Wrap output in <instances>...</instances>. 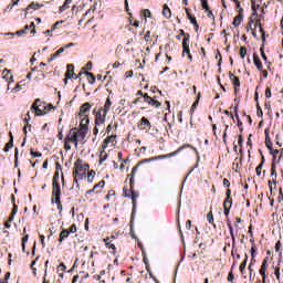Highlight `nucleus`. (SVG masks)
I'll use <instances>...</instances> for the list:
<instances>
[{
  "label": "nucleus",
  "instance_id": "obj_1",
  "mask_svg": "<svg viewBox=\"0 0 283 283\" xmlns=\"http://www.w3.org/2000/svg\"><path fill=\"white\" fill-rule=\"evenodd\" d=\"M134 177H130V189L124 188L125 198H130L133 200V212L130 219V235L134 238V216H136V199L138 198V192L134 190Z\"/></svg>",
  "mask_w": 283,
  "mask_h": 283
},
{
  "label": "nucleus",
  "instance_id": "obj_2",
  "mask_svg": "<svg viewBox=\"0 0 283 283\" xmlns=\"http://www.w3.org/2000/svg\"><path fill=\"white\" fill-rule=\"evenodd\" d=\"M51 109H54V105L41 102V98H36L31 105V112H34L35 116H45Z\"/></svg>",
  "mask_w": 283,
  "mask_h": 283
},
{
  "label": "nucleus",
  "instance_id": "obj_3",
  "mask_svg": "<svg viewBox=\"0 0 283 283\" xmlns=\"http://www.w3.org/2000/svg\"><path fill=\"white\" fill-rule=\"evenodd\" d=\"M184 149H192L196 153V155L198 156V149L196 147H193L190 144H185L181 147H179L177 150H175L170 154L156 156L155 159L165 160V158H174V156H178V154H180V151H184Z\"/></svg>",
  "mask_w": 283,
  "mask_h": 283
},
{
  "label": "nucleus",
  "instance_id": "obj_4",
  "mask_svg": "<svg viewBox=\"0 0 283 283\" xmlns=\"http://www.w3.org/2000/svg\"><path fill=\"white\" fill-rule=\"evenodd\" d=\"M84 171V167H83V159L78 158L75 163H74V169H73V182L75 185H77L78 187V172H83Z\"/></svg>",
  "mask_w": 283,
  "mask_h": 283
},
{
  "label": "nucleus",
  "instance_id": "obj_5",
  "mask_svg": "<svg viewBox=\"0 0 283 283\" xmlns=\"http://www.w3.org/2000/svg\"><path fill=\"white\" fill-rule=\"evenodd\" d=\"M52 205H54V200H61V184L55 182L53 184V190H52Z\"/></svg>",
  "mask_w": 283,
  "mask_h": 283
},
{
  "label": "nucleus",
  "instance_id": "obj_6",
  "mask_svg": "<svg viewBox=\"0 0 283 283\" xmlns=\"http://www.w3.org/2000/svg\"><path fill=\"white\" fill-rule=\"evenodd\" d=\"M107 117V113L103 112V108H99V111L95 114V125L98 127V125L105 124V118Z\"/></svg>",
  "mask_w": 283,
  "mask_h": 283
},
{
  "label": "nucleus",
  "instance_id": "obj_7",
  "mask_svg": "<svg viewBox=\"0 0 283 283\" xmlns=\"http://www.w3.org/2000/svg\"><path fill=\"white\" fill-rule=\"evenodd\" d=\"M269 258H265L261 264L259 270L260 275L262 276V283H266V266H269L268 262Z\"/></svg>",
  "mask_w": 283,
  "mask_h": 283
},
{
  "label": "nucleus",
  "instance_id": "obj_8",
  "mask_svg": "<svg viewBox=\"0 0 283 283\" xmlns=\"http://www.w3.org/2000/svg\"><path fill=\"white\" fill-rule=\"evenodd\" d=\"M90 109H92V105L90 104V102L84 103L80 107L78 118H83V116H87V112H90Z\"/></svg>",
  "mask_w": 283,
  "mask_h": 283
},
{
  "label": "nucleus",
  "instance_id": "obj_9",
  "mask_svg": "<svg viewBox=\"0 0 283 283\" xmlns=\"http://www.w3.org/2000/svg\"><path fill=\"white\" fill-rule=\"evenodd\" d=\"M189 39H190V35L189 33H187L185 36H184V40H182V56H185V54H189Z\"/></svg>",
  "mask_w": 283,
  "mask_h": 283
},
{
  "label": "nucleus",
  "instance_id": "obj_10",
  "mask_svg": "<svg viewBox=\"0 0 283 283\" xmlns=\"http://www.w3.org/2000/svg\"><path fill=\"white\" fill-rule=\"evenodd\" d=\"M66 140H69V143H76V140H78V133L76 132V128H72L69 132L66 135Z\"/></svg>",
  "mask_w": 283,
  "mask_h": 283
},
{
  "label": "nucleus",
  "instance_id": "obj_11",
  "mask_svg": "<svg viewBox=\"0 0 283 283\" xmlns=\"http://www.w3.org/2000/svg\"><path fill=\"white\" fill-rule=\"evenodd\" d=\"M9 143L6 144L3 151L8 153L10 151V149H12V147H14V136L12 135V133H9Z\"/></svg>",
  "mask_w": 283,
  "mask_h": 283
},
{
  "label": "nucleus",
  "instance_id": "obj_12",
  "mask_svg": "<svg viewBox=\"0 0 283 283\" xmlns=\"http://www.w3.org/2000/svg\"><path fill=\"white\" fill-rule=\"evenodd\" d=\"M67 71L65 73V78L72 80L74 76H76V73H74V64H67Z\"/></svg>",
  "mask_w": 283,
  "mask_h": 283
},
{
  "label": "nucleus",
  "instance_id": "obj_13",
  "mask_svg": "<svg viewBox=\"0 0 283 283\" xmlns=\"http://www.w3.org/2000/svg\"><path fill=\"white\" fill-rule=\"evenodd\" d=\"M88 129L90 127L87 125H82V127H80V129L77 130L78 138H81L82 140H85Z\"/></svg>",
  "mask_w": 283,
  "mask_h": 283
},
{
  "label": "nucleus",
  "instance_id": "obj_14",
  "mask_svg": "<svg viewBox=\"0 0 283 283\" xmlns=\"http://www.w3.org/2000/svg\"><path fill=\"white\" fill-rule=\"evenodd\" d=\"M253 61L256 70H259V72H262V61H260V56L255 53L253 54Z\"/></svg>",
  "mask_w": 283,
  "mask_h": 283
},
{
  "label": "nucleus",
  "instance_id": "obj_15",
  "mask_svg": "<svg viewBox=\"0 0 283 283\" xmlns=\"http://www.w3.org/2000/svg\"><path fill=\"white\" fill-rule=\"evenodd\" d=\"M244 21V14H238L232 22V25H234L235 28H238L240 25V23H242Z\"/></svg>",
  "mask_w": 283,
  "mask_h": 283
},
{
  "label": "nucleus",
  "instance_id": "obj_16",
  "mask_svg": "<svg viewBox=\"0 0 283 283\" xmlns=\"http://www.w3.org/2000/svg\"><path fill=\"white\" fill-rule=\"evenodd\" d=\"M28 118H24V123L27 124L24 127H23V133L25 136H28V127L29 129H31L32 125H30V113L27 114Z\"/></svg>",
  "mask_w": 283,
  "mask_h": 283
},
{
  "label": "nucleus",
  "instance_id": "obj_17",
  "mask_svg": "<svg viewBox=\"0 0 283 283\" xmlns=\"http://www.w3.org/2000/svg\"><path fill=\"white\" fill-rule=\"evenodd\" d=\"M71 4H72V0H65L63 6L60 7V14L65 12V10H70Z\"/></svg>",
  "mask_w": 283,
  "mask_h": 283
},
{
  "label": "nucleus",
  "instance_id": "obj_18",
  "mask_svg": "<svg viewBox=\"0 0 283 283\" xmlns=\"http://www.w3.org/2000/svg\"><path fill=\"white\" fill-rule=\"evenodd\" d=\"M187 17H188L190 23L192 25H195L196 30H198L199 25H198V20H196V17L191 15V13H189V11H187Z\"/></svg>",
  "mask_w": 283,
  "mask_h": 283
},
{
  "label": "nucleus",
  "instance_id": "obj_19",
  "mask_svg": "<svg viewBox=\"0 0 283 283\" xmlns=\"http://www.w3.org/2000/svg\"><path fill=\"white\" fill-rule=\"evenodd\" d=\"M256 25H259V31L261 33L262 43H265L266 42V35H265V32H264V28H262V23H260V22H256Z\"/></svg>",
  "mask_w": 283,
  "mask_h": 283
},
{
  "label": "nucleus",
  "instance_id": "obj_20",
  "mask_svg": "<svg viewBox=\"0 0 283 283\" xmlns=\"http://www.w3.org/2000/svg\"><path fill=\"white\" fill-rule=\"evenodd\" d=\"M108 249L113 250V255H116V245L109 243V238L103 240Z\"/></svg>",
  "mask_w": 283,
  "mask_h": 283
},
{
  "label": "nucleus",
  "instance_id": "obj_21",
  "mask_svg": "<svg viewBox=\"0 0 283 283\" xmlns=\"http://www.w3.org/2000/svg\"><path fill=\"white\" fill-rule=\"evenodd\" d=\"M163 14L166 19L171 18V9L167 4L164 6Z\"/></svg>",
  "mask_w": 283,
  "mask_h": 283
},
{
  "label": "nucleus",
  "instance_id": "obj_22",
  "mask_svg": "<svg viewBox=\"0 0 283 283\" xmlns=\"http://www.w3.org/2000/svg\"><path fill=\"white\" fill-rule=\"evenodd\" d=\"M66 238H70V231L67 230H62L60 233V239L59 242H63Z\"/></svg>",
  "mask_w": 283,
  "mask_h": 283
},
{
  "label": "nucleus",
  "instance_id": "obj_23",
  "mask_svg": "<svg viewBox=\"0 0 283 283\" xmlns=\"http://www.w3.org/2000/svg\"><path fill=\"white\" fill-rule=\"evenodd\" d=\"M80 118H81L80 127H82V125H86V127H88V125H90V117H88V115H83Z\"/></svg>",
  "mask_w": 283,
  "mask_h": 283
},
{
  "label": "nucleus",
  "instance_id": "obj_24",
  "mask_svg": "<svg viewBox=\"0 0 283 283\" xmlns=\"http://www.w3.org/2000/svg\"><path fill=\"white\" fill-rule=\"evenodd\" d=\"M249 261V255L245 254V259L244 261L240 264V272L242 273V275H244V270L247 269V262Z\"/></svg>",
  "mask_w": 283,
  "mask_h": 283
},
{
  "label": "nucleus",
  "instance_id": "obj_25",
  "mask_svg": "<svg viewBox=\"0 0 283 283\" xmlns=\"http://www.w3.org/2000/svg\"><path fill=\"white\" fill-rule=\"evenodd\" d=\"M28 31H30V25H25L22 30H19L15 32L17 36H22V34H28Z\"/></svg>",
  "mask_w": 283,
  "mask_h": 283
},
{
  "label": "nucleus",
  "instance_id": "obj_26",
  "mask_svg": "<svg viewBox=\"0 0 283 283\" xmlns=\"http://www.w3.org/2000/svg\"><path fill=\"white\" fill-rule=\"evenodd\" d=\"M109 107H112V101L109 98H107L105 102V105H104V109L102 108V112L107 114L109 112Z\"/></svg>",
  "mask_w": 283,
  "mask_h": 283
},
{
  "label": "nucleus",
  "instance_id": "obj_27",
  "mask_svg": "<svg viewBox=\"0 0 283 283\" xmlns=\"http://www.w3.org/2000/svg\"><path fill=\"white\" fill-rule=\"evenodd\" d=\"M39 8H41V4L32 2L31 4H29V6L27 7V9L24 10V12H28V10H39Z\"/></svg>",
  "mask_w": 283,
  "mask_h": 283
},
{
  "label": "nucleus",
  "instance_id": "obj_28",
  "mask_svg": "<svg viewBox=\"0 0 283 283\" xmlns=\"http://www.w3.org/2000/svg\"><path fill=\"white\" fill-rule=\"evenodd\" d=\"M84 74L88 76V78H91L88 81L90 85H94V83H96V77L94 76V74H92L91 72H84Z\"/></svg>",
  "mask_w": 283,
  "mask_h": 283
},
{
  "label": "nucleus",
  "instance_id": "obj_29",
  "mask_svg": "<svg viewBox=\"0 0 283 283\" xmlns=\"http://www.w3.org/2000/svg\"><path fill=\"white\" fill-rule=\"evenodd\" d=\"M140 125H144V127H148V129H151V123L146 117H142Z\"/></svg>",
  "mask_w": 283,
  "mask_h": 283
},
{
  "label": "nucleus",
  "instance_id": "obj_30",
  "mask_svg": "<svg viewBox=\"0 0 283 283\" xmlns=\"http://www.w3.org/2000/svg\"><path fill=\"white\" fill-rule=\"evenodd\" d=\"M63 52H65V48L62 46L55 53L52 54V59H59V56H61Z\"/></svg>",
  "mask_w": 283,
  "mask_h": 283
},
{
  "label": "nucleus",
  "instance_id": "obj_31",
  "mask_svg": "<svg viewBox=\"0 0 283 283\" xmlns=\"http://www.w3.org/2000/svg\"><path fill=\"white\" fill-rule=\"evenodd\" d=\"M200 96H201L200 93H198V95H197V101L193 102L190 112H196V108L198 107V105H199V103H200Z\"/></svg>",
  "mask_w": 283,
  "mask_h": 283
},
{
  "label": "nucleus",
  "instance_id": "obj_32",
  "mask_svg": "<svg viewBox=\"0 0 283 283\" xmlns=\"http://www.w3.org/2000/svg\"><path fill=\"white\" fill-rule=\"evenodd\" d=\"M94 176H96V171H94V170L88 171L87 181L94 182Z\"/></svg>",
  "mask_w": 283,
  "mask_h": 283
},
{
  "label": "nucleus",
  "instance_id": "obj_33",
  "mask_svg": "<svg viewBox=\"0 0 283 283\" xmlns=\"http://www.w3.org/2000/svg\"><path fill=\"white\" fill-rule=\"evenodd\" d=\"M232 205H233V199L227 197L226 200L223 201V207H230L231 208Z\"/></svg>",
  "mask_w": 283,
  "mask_h": 283
},
{
  "label": "nucleus",
  "instance_id": "obj_34",
  "mask_svg": "<svg viewBox=\"0 0 283 283\" xmlns=\"http://www.w3.org/2000/svg\"><path fill=\"white\" fill-rule=\"evenodd\" d=\"M265 147L269 151H273V142H271V138L265 139Z\"/></svg>",
  "mask_w": 283,
  "mask_h": 283
},
{
  "label": "nucleus",
  "instance_id": "obj_35",
  "mask_svg": "<svg viewBox=\"0 0 283 283\" xmlns=\"http://www.w3.org/2000/svg\"><path fill=\"white\" fill-rule=\"evenodd\" d=\"M14 167H19V148L14 150Z\"/></svg>",
  "mask_w": 283,
  "mask_h": 283
},
{
  "label": "nucleus",
  "instance_id": "obj_36",
  "mask_svg": "<svg viewBox=\"0 0 283 283\" xmlns=\"http://www.w3.org/2000/svg\"><path fill=\"white\" fill-rule=\"evenodd\" d=\"M227 224H228V229L230 231L231 238H235V233L233 231V226L231 224V221L228 220Z\"/></svg>",
  "mask_w": 283,
  "mask_h": 283
},
{
  "label": "nucleus",
  "instance_id": "obj_37",
  "mask_svg": "<svg viewBox=\"0 0 283 283\" xmlns=\"http://www.w3.org/2000/svg\"><path fill=\"white\" fill-rule=\"evenodd\" d=\"M12 203H13V208L11 213H13V216H17V212L19 211V206H17V203H14V196H12Z\"/></svg>",
  "mask_w": 283,
  "mask_h": 283
},
{
  "label": "nucleus",
  "instance_id": "obj_38",
  "mask_svg": "<svg viewBox=\"0 0 283 283\" xmlns=\"http://www.w3.org/2000/svg\"><path fill=\"white\" fill-rule=\"evenodd\" d=\"M216 59H219L218 67H222V54L220 53V51H217Z\"/></svg>",
  "mask_w": 283,
  "mask_h": 283
},
{
  "label": "nucleus",
  "instance_id": "obj_39",
  "mask_svg": "<svg viewBox=\"0 0 283 283\" xmlns=\"http://www.w3.org/2000/svg\"><path fill=\"white\" fill-rule=\"evenodd\" d=\"M231 82L234 85L235 92H238V87H240V77H237V78L232 80Z\"/></svg>",
  "mask_w": 283,
  "mask_h": 283
},
{
  "label": "nucleus",
  "instance_id": "obj_40",
  "mask_svg": "<svg viewBox=\"0 0 283 283\" xmlns=\"http://www.w3.org/2000/svg\"><path fill=\"white\" fill-rule=\"evenodd\" d=\"M201 1V8L203 10L209 11V2L207 0H200Z\"/></svg>",
  "mask_w": 283,
  "mask_h": 283
},
{
  "label": "nucleus",
  "instance_id": "obj_41",
  "mask_svg": "<svg viewBox=\"0 0 283 283\" xmlns=\"http://www.w3.org/2000/svg\"><path fill=\"white\" fill-rule=\"evenodd\" d=\"M256 116H259V118H262L264 116V113L262 112V107H260V104L256 105Z\"/></svg>",
  "mask_w": 283,
  "mask_h": 283
},
{
  "label": "nucleus",
  "instance_id": "obj_42",
  "mask_svg": "<svg viewBox=\"0 0 283 283\" xmlns=\"http://www.w3.org/2000/svg\"><path fill=\"white\" fill-rule=\"evenodd\" d=\"M142 254H143V261H144V264L146 265V266H149V259H147V253L145 252V250H143V252H142Z\"/></svg>",
  "mask_w": 283,
  "mask_h": 283
},
{
  "label": "nucleus",
  "instance_id": "obj_43",
  "mask_svg": "<svg viewBox=\"0 0 283 283\" xmlns=\"http://www.w3.org/2000/svg\"><path fill=\"white\" fill-rule=\"evenodd\" d=\"M239 53H240L241 59H244L247 56V48L241 46Z\"/></svg>",
  "mask_w": 283,
  "mask_h": 283
},
{
  "label": "nucleus",
  "instance_id": "obj_44",
  "mask_svg": "<svg viewBox=\"0 0 283 283\" xmlns=\"http://www.w3.org/2000/svg\"><path fill=\"white\" fill-rule=\"evenodd\" d=\"M107 160V153L105 150L101 151L99 163H105Z\"/></svg>",
  "mask_w": 283,
  "mask_h": 283
},
{
  "label": "nucleus",
  "instance_id": "obj_45",
  "mask_svg": "<svg viewBox=\"0 0 283 283\" xmlns=\"http://www.w3.org/2000/svg\"><path fill=\"white\" fill-rule=\"evenodd\" d=\"M65 23V20H60V21H56L53 25H52V31L56 30L59 28V25Z\"/></svg>",
  "mask_w": 283,
  "mask_h": 283
},
{
  "label": "nucleus",
  "instance_id": "obj_46",
  "mask_svg": "<svg viewBox=\"0 0 283 283\" xmlns=\"http://www.w3.org/2000/svg\"><path fill=\"white\" fill-rule=\"evenodd\" d=\"M271 176L274 177L273 185H274V187H276L277 186V180H276L277 172L275 170H271Z\"/></svg>",
  "mask_w": 283,
  "mask_h": 283
},
{
  "label": "nucleus",
  "instance_id": "obj_47",
  "mask_svg": "<svg viewBox=\"0 0 283 283\" xmlns=\"http://www.w3.org/2000/svg\"><path fill=\"white\" fill-rule=\"evenodd\" d=\"M31 156L33 158H41V156H43V154H41L39 151H34V149H31Z\"/></svg>",
  "mask_w": 283,
  "mask_h": 283
},
{
  "label": "nucleus",
  "instance_id": "obj_48",
  "mask_svg": "<svg viewBox=\"0 0 283 283\" xmlns=\"http://www.w3.org/2000/svg\"><path fill=\"white\" fill-rule=\"evenodd\" d=\"M114 138H116V136H114V135L106 137L104 139V145H109V143H112V140H114Z\"/></svg>",
  "mask_w": 283,
  "mask_h": 283
},
{
  "label": "nucleus",
  "instance_id": "obj_49",
  "mask_svg": "<svg viewBox=\"0 0 283 283\" xmlns=\"http://www.w3.org/2000/svg\"><path fill=\"white\" fill-rule=\"evenodd\" d=\"M149 105H151L153 107H160V102H158V101H156V99H151L150 102H149Z\"/></svg>",
  "mask_w": 283,
  "mask_h": 283
},
{
  "label": "nucleus",
  "instance_id": "obj_50",
  "mask_svg": "<svg viewBox=\"0 0 283 283\" xmlns=\"http://www.w3.org/2000/svg\"><path fill=\"white\" fill-rule=\"evenodd\" d=\"M84 178H87V174L86 172H78L77 174V182H78V180H83Z\"/></svg>",
  "mask_w": 283,
  "mask_h": 283
},
{
  "label": "nucleus",
  "instance_id": "obj_51",
  "mask_svg": "<svg viewBox=\"0 0 283 283\" xmlns=\"http://www.w3.org/2000/svg\"><path fill=\"white\" fill-rule=\"evenodd\" d=\"M187 33H185V30L180 29L179 30V34L176 35L177 41H180V39H182V36H185Z\"/></svg>",
  "mask_w": 283,
  "mask_h": 283
},
{
  "label": "nucleus",
  "instance_id": "obj_52",
  "mask_svg": "<svg viewBox=\"0 0 283 283\" xmlns=\"http://www.w3.org/2000/svg\"><path fill=\"white\" fill-rule=\"evenodd\" d=\"M270 154L273 156V160H275L277 158V154H280V150L272 148V150H270Z\"/></svg>",
  "mask_w": 283,
  "mask_h": 283
},
{
  "label": "nucleus",
  "instance_id": "obj_53",
  "mask_svg": "<svg viewBox=\"0 0 283 283\" xmlns=\"http://www.w3.org/2000/svg\"><path fill=\"white\" fill-rule=\"evenodd\" d=\"M143 98H144L145 103H148V105H149V103H151V99H153L151 96H149L147 93L143 95Z\"/></svg>",
  "mask_w": 283,
  "mask_h": 283
},
{
  "label": "nucleus",
  "instance_id": "obj_54",
  "mask_svg": "<svg viewBox=\"0 0 283 283\" xmlns=\"http://www.w3.org/2000/svg\"><path fill=\"white\" fill-rule=\"evenodd\" d=\"M154 160H160V159H156V157L144 159L140 161V165H145V163H154Z\"/></svg>",
  "mask_w": 283,
  "mask_h": 283
},
{
  "label": "nucleus",
  "instance_id": "obj_55",
  "mask_svg": "<svg viewBox=\"0 0 283 283\" xmlns=\"http://www.w3.org/2000/svg\"><path fill=\"white\" fill-rule=\"evenodd\" d=\"M223 209H224L223 213H224L226 218H229V213H231V206L223 207Z\"/></svg>",
  "mask_w": 283,
  "mask_h": 283
},
{
  "label": "nucleus",
  "instance_id": "obj_56",
  "mask_svg": "<svg viewBox=\"0 0 283 283\" xmlns=\"http://www.w3.org/2000/svg\"><path fill=\"white\" fill-rule=\"evenodd\" d=\"M98 187H101L102 189H103V187H105V180H102V181H99L98 184H96L94 187H93V189H98Z\"/></svg>",
  "mask_w": 283,
  "mask_h": 283
},
{
  "label": "nucleus",
  "instance_id": "obj_57",
  "mask_svg": "<svg viewBox=\"0 0 283 283\" xmlns=\"http://www.w3.org/2000/svg\"><path fill=\"white\" fill-rule=\"evenodd\" d=\"M260 52H261V56H262V59H263V61H268V57H266V54L264 53V46H261L260 48Z\"/></svg>",
  "mask_w": 283,
  "mask_h": 283
},
{
  "label": "nucleus",
  "instance_id": "obj_58",
  "mask_svg": "<svg viewBox=\"0 0 283 283\" xmlns=\"http://www.w3.org/2000/svg\"><path fill=\"white\" fill-rule=\"evenodd\" d=\"M207 218H208L209 224H213V213H212V212H209L208 216H207Z\"/></svg>",
  "mask_w": 283,
  "mask_h": 283
},
{
  "label": "nucleus",
  "instance_id": "obj_59",
  "mask_svg": "<svg viewBox=\"0 0 283 283\" xmlns=\"http://www.w3.org/2000/svg\"><path fill=\"white\" fill-rule=\"evenodd\" d=\"M54 202H55V205L57 206V209H59L60 211H63V205H61V199L54 200Z\"/></svg>",
  "mask_w": 283,
  "mask_h": 283
},
{
  "label": "nucleus",
  "instance_id": "obj_60",
  "mask_svg": "<svg viewBox=\"0 0 283 283\" xmlns=\"http://www.w3.org/2000/svg\"><path fill=\"white\" fill-rule=\"evenodd\" d=\"M262 164H260L258 167H256V176H262Z\"/></svg>",
  "mask_w": 283,
  "mask_h": 283
},
{
  "label": "nucleus",
  "instance_id": "obj_61",
  "mask_svg": "<svg viewBox=\"0 0 283 283\" xmlns=\"http://www.w3.org/2000/svg\"><path fill=\"white\" fill-rule=\"evenodd\" d=\"M69 233H76V224H72L69 229Z\"/></svg>",
  "mask_w": 283,
  "mask_h": 283
},
{
  "label": "nucleus",
  "instance_id": "obj_62",
  "mask_svg": "<svg viewBox=\"0 0 283 283\" xmlns=\"http://www.w3.org/2000/svg\"><path fill=\"white\" fill-rule=\"evenodd\" d=\"M144 17L145 19L151 17V11H149V9L144 10Z\"/></svg>",
  "mask_w": 283,
  "mask_h": 283
},
{
  "label": "nucleus",
  "instance_id": "obj_63",
  "mask_svg": "<svg viewBox=\"0 0 283 283\" xmlns=\"http://www.w3.org/2000/svg\"><path fill=\"white\" fill-rule=\"evenodd\" d=\"M283 200V193H282V188L279 189V198H277V201L279 202H282Z\"/></svg>",
  "mask_w": 283,
  "mask_h": 283
},
{
  "label": "nucleus",
  "instance_id": "obj_64",
  "mask_svg": "<svg viewBox=\"0 0 283 283\" xmlns=\"http://www.w3.org/2000/svg\"><path fill=\"white\" fill-rule=\"evenodd\" d=\"M55 182H59V171H55L54 176H53V185Z\"/></svg>",
  "mask_w": 283,
  "mask_h": 283
}]
</instances>
